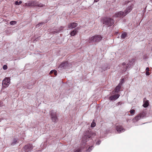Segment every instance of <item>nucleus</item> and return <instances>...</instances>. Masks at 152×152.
Returning a JSON list of instances; mask_svg holds the SVG:
<instances>
[{
    "instance_id": "nucleus-1",
    "label": "nucleus",
    "mask_w": 152,
    "mask_h": 152,
    "mask_svg": "<svg viewBox=\"0 0 152 152\" xmlns=\"http://www.w3.org/2000/svg\"><path fill=\"white\" fill-rule=\"evenodd\" d=\"M96 135V134L91 130L89 129L85 133L84 136L82 138V144L81 146V148H83L86 145V142L89 140V139L91 137H93Z\"/></svg>"
},
{
    "instance_id": "nucleus-2",
    "label": "nucleus",
    "mask_w": 152,
    "mask_h": 152,
    "mask_svg": "<svg viewBox=\"0 0 152 152\" xmlns=\"http://www.w3.org/2000/svg\"><path fill=\"white\" fill-rule=\"evenodd\" d=\"M103 37L101 35H95L89 38L88 42L89 43L94 42L98 43L100 42L102 39Z\"/></svg>"
},
{
    "instance_id": "nucleus-3",
    "label": "nucleus",
    "mask_w": 152,
    "mask_h": 152,
    "mask_svg": "<svg viewBox=\"0 0 152 152\" xmlns=\"http://www.w3.org/2000/svg\"><path fill=\"white\" fill-rule=\"evenodd\" d=\"M103 24L109 27L112 26L114 23V20L110 18L104 17L102 20Z\"/></svg>"
},
{
    "instance_id": "nucleus-4",
    "label": "nucleus",
    "mask_w": 152,
    "mask_h": 152,
    "mask_svg": "<svg viewBox=\"0 0 152 152\" xmlns=\"http://www.w3.org/2000/svg\"><path fill=\"white\" fill-rule=\"evenodd\" d=\"M50 114L52 122L55 123H56L58 120L56 112L52 110L50 112Z\"/></svg>"
},
{
    "instance_id": "nucleus-5",
    "label": "nucleus",
    "mask_w": 152,
    "mask_h": 152,
    "mask_svg": "<svg viewBox=\"0 0 152 152\" xmlns=\"http://www.w3.org/2000/svg\"><path fill=\"white\" fill-rule=\"evenodd\" d=\"M10 79L9 78H5L2 81V89H4L5 88L8 87L9 84H10Z\"/></svg>"
},
{
    "instance_id": "nucleus-6",
    "label": "nucleus",
    "mask_w": 152,
    "mask_h": 152,
    "mask_svg": "<svg viewBox=\"0 0 152 152\" xmlns=\"http://www.w3.org/2000/svg\"><path fill=\"white\" fill-rule=\"evenodd\" d=\"M33 148V147L32 144H27L24 147V150L26 152H28L31 151Z\"/></svg>"
},
{
    "instance_id": "nucleus-7",
    "label": "nucleus",
    "mask_w": 152,
    "mask_h": 152,
    "mask_svg": "<svg viewBox=\"0 0 152 152\" xmlns=\"http://www.w3.org/2000/svg\"><path fill=\"white\" fill-rule=\"evenodd\" d=\"M123 16H125L124 13V12L121 11L119 12H116L114 15H113V17L116 18H121Z\"/></svg>"
},
{
    "instance_id": "nucleus-8",
    "label": "nucleus",
    "mask_w": 152,
    "mask_h": 152,
    "mask_svg": "<svg viewBox=\"0 0 152 152\" xmlns=\"http://www.w3.org/2000/svg\"><path fill=\"white\" fill-rule=\"evenodd\" d=\"M134 59H132V60H130L128 64H127L126 66V67H125L124 68V69L123 71L124 72H125L126 71V70L127 69L130 68L131 67V65H132L133 64V63L134 62Z\"/></svg>"
},
{
    "instance_id": "nucleus-9",
    "label": "nucleus",
    "mask_w": 152,
    "mask_h": 152,
    "mask_svg": "<svg viewBox=\"0 0 152 152\" xmlns=\"http://www.w3.org/2000/svg\"><path fill=\"white\" fill-rule=\"evenodd\" d=\"M133 6V5L132 4L130 5L127 8H126V9L125 10L124 12L125 15H126L131 11L132 9Z\"/></svg>"
},
{
    "instance_id": "nucleus-10",
    "label": "nucleus",
    "mask_w": 152,
    "mask_h": 152,
    "mask_svg": "<svg viewBox=\"0 0 152 152\" xmlns=\"http://www.w3.org/2000/svg\"><path fill=\"white\" fill-rule=\"evenodd\" d=\"M116 129L118 133L124 132L125 129L121 126H118L116 127Z\"/></svg>"
},
{
    "instance_id": "nucleus-11",
    "label": "nucleus",
    "mask_w": 152,
    "mask_h": 152,
    "mask_svg": "<svg viewBox=\"0 0 152 152\" xmlns=\"http://www.w3.org/2000/svg\"><path fill=\"white\" fill-rule=\"evenodd\" d=\"M67 62H64L59 65L58 68L60 69L62 68H65L67 66Z\"/></svg>"
},
{
    "instance_id": "nucleus-12",
    "label": "nucleus",
    "mask_w": 152,
    "mask_h": 152,
    "mask_svg": "<svg viewBox=\"0 0 152 152\" xmlns=\"http://www.w3.org/2000/svg\"><path fill=\"white\" fill-rule=\"evenodd\" d=\"M119 96L120 95L118 94L111 96H110L109 99L110 100H115L118 99Z\"/></svg>"
},
{
    "instance_id": "nucleus-13",
    "label": "nucleus",
    "mask_w": 152,
    "mask_h": 152,
    "mask_svg": "<svg viewBox=\"0 0 152 152\" xmlns=\"http://www.w3.org/2000/svg\"><path fill=\"white\" fill-rule=\"evenodd\" d=\"M77 25V23H73L69 24L68 28H72L76 27Z\"/></svg>"
},
{
    "instance_id": "nucleus-14",
    "label": "nucleus",
    "mask_w": 152,
    "mask_h": 152,
    "mask_svg": "<svg viewBox=\"0 0 152 152\" xmlns=\"http://www.w3.org/2000/svg\"><path fill=\"white\" fill-rule=\"evenodd\" d=\"M35 7H41L45 6V4H42L41 3L38 2H35Z\"/></svg>"
},
{
    "instance_id": "nucleus-15",
    "label": "nucleus",
    "mask_w": 152,
    "mask_h": 152,
    "mask_svg": "<svg viewBox=\"0 0 152 152\" xmlns=\"http://www.w3.org/2000/svg\"><path fill=\"white\" fill-rule=\"evenodd\" d=\"M35 1L29 2L27 3V5L28 7H35Z\"/></svg>"
},
{
    "instance_id": "nucleus-16",
    "label": "nucleus",
    "mask_w": 152,
    "mask_h": 152,
    "mask_svg": "<svg viewBox=\"0 0 152 152\" xmlns=\"http://www.w3.org/2000/svg\"><path fill=\"white\" fill-rule=\"evenodd\" d=\"M77 32V28H76L71 32L70 34L72 36H74L76 34Z\"/></svg>"
},
{
    "instance_id": "nucleus-17",
    "label": "nucleus",
    "mask_w": 152,
    "mask_h": 152,
    "mask_svg": "<svg viewBox=\"0 0 152 152\" xmlns=\"http://www.w3.org/2000/svg\"><path fill=\"white\" fill-rule=\"evenodd\" d=\"M127 34L126 32L123 33L121 35V37L122 39H124L127 37Z\"/></svg>"
},
{
    "instance_id": "nucleus-18",
    "label": "nucleus",
    "mask_w": 152,
    "mask_h": 152,
    "mask_svg": "<svg viewBox=\"0 0 152 152\" xmlns=\"http://www.w3.org/2000/svg\"><path fill=\"white\" fill-rule=\"evenodd\" d=\"M121 86L118 85L115 89V91L116 92H118L120 91V89L121 88Z\"/></svg>"
},
{
    "instance_id": "nucleus-19",
    "label": "nucleus",
    "mask_w": 152,
    "mask_h": 152,
    "mask_svg": "<svg viewBox=\"0 0 152 152\" xmlns=\"http://www.w3.org/2000/svg\"><path fill=\"white\" fill-rule=\"evenodd\" d=\"M17 140L15 138H14L13 139L12 142L11 143V145H14L16 144L17 143Z\"/></svg>"
},
{
    "instance_id": "nucleus-20",
    "label": "nucleus",
    "mask_w": 152,
    "mask_h": 152,
    "mask_svg": "<svg viewBox=\"0 0 152 152\" xmlns=\"http://www.w3.org/2000/svg\"><path fill=\"white\" fill-rule=\"evenodd\" d=\"M146 113L145 111H142L141 112L139 115H140L141 116L142 118L145 117L146 115Z\"/></svg>"
},
{
    "instance_id": "nucleus-21",
    "label": "nucleus",
    "mask_w": 152,
    "mask_h": 152,
    "mask_svg": "<svg viewBox=\"0 0 152 152\" xmlns=\"http://www.w3.org/2000/svg\"><path fill=\"white\" fill-rule=\"evenodd\" d=\"M148 105H149L148 101V100H147L144 102V103L143 104V106L144 107H148Z\"/></svg>"
},
{
    "instance_id": "nucleus-22",
    "label": "nucleus",
    "mask_w": 152,
    "mask_h": 152,
    "mask_svg": "<svg viewBox=\"0 0 152 152\" xmlns=\"http://www.w3.org/2000/svg\"><path fill=\"white\" fill-rule=\"evenodd\" d=\"M63 28V27L61 26V28H60L58 30H56L55 31H53L52 32V33L53 34H55V33H58L59 31H61L62 29Z\"/></svg>"
},
{
    "instance_id": "nucleus-23",
    "label": "nucleus",
    "mask_w": 152,
    "mask_h": 152,
    "mask_svg": "<svg viewBox=\"0 0 152 152\" xmlns=\"http://www.w3.org/2000/svg\"><path fill=\"white\" fill-rule=\"evenodd\" d=\"M141 118H142L140 115L139 114L137 116L135 117V119L137 121H138V120L140 119Z\"/></svg>"
},
{
    "instance_id": "nucleus-24",
    "label": "nucleus",
    "mask_w": 152,
    "mask_h": 152,
    "mask_svg": "<svg viewBox=\"0 0 152 152\" xmlns=\"http://www.w3.org/2000/svg\"><path fill=\"white\" fill-rule=\"evenodd\" d=\"M53 73L55 75H57V71L56 70H51L50 72V74H52V73Z\"/></svg>"
},
{
    "instance_id": "nucleus-25",
    "label": "nucleus",
    "mask_w": 152,
    "mask_h": 152,
    "mask_svg": "<svg viewBox=\"0 0 152 152\" xmlns=\"http://www.w3.org/2000/svg\"><path fill=\"white\" fill-rule=\"evenodd\" d=\"M93 148V147L92 146H91L90 147H89L86 150V151H85V152H90L92 150V148Z\"/></svg>"
},
{
    "instance_id": "nucleus-26",
    "label": "nucleus",
    "mask_w": 152,
    "mask_h": 152,
    "mask_svg": "<svg viewBox=\"0 0 152 152\" xmlns=\"http://www.w3.org/2000/svg\"><path fill=\"white\" fill-rule=\"evenodd\" d=\"M124 78H123L122 79L121 81H120V83H119V86H122V84L124 83Z\"/></svg>"
},
{
    "instance_id": "nucleus-27",
    "label": "nucleus",
    "mask_w": 152,
    "mask_h": 152,
    "mask_svg": "<svg viewBox=\"0 0 152 152\" xmlns=\"http://www.w3.org/2000/svg\"><path fill=\"white\" fill-rule=\"evenodd\" d=\"M84 147L83 148H80V149L79 148H78L77 149H75L74 150V152H81V150L82 149H83Z\"/></svg>"
},
{
    "instance_id": "nucleus-28",
    "label": "nucleus",
    "mask_w": 152,
    "mask_h": 152,
    "mask_svg": "<svg viewBox=\"0 0 152 152\" xmlns=\"http://www.w3.org/2000/svg\"><path fill=\"white\" fill-rule=\"evenodd\" d=\"M22 3V1H20L19 2H18V1H16L15 2V4L16 5H19Z\"/></svg>"
},
{
    "instance_id": "nucleus-29",
    "label": "nucleus",
    "mask_w": 152,
    "mask_h": 152,
    "mask_svg": "<svg viewBox=\"0 0 152 152\" xmlns=\"http://www.w3.org/2000/svg\"><path fill=\"white\" fill-rule=\"evenodd\" d=\"M16 23V22L15 21H12L10 23V24L11 25H13Z\"/></svg>"
},
{
    "instance_id": "nucleus-30",
    "label": "nucleus",
    "mask_w": 152,
    "mask_h": 152,
    "mask_svg": "<svg viewBox=\"0 0 152 152\" xmlns=\"http://www.w3.org/2000/svg\"><path fill=\"white\" fill-rule=\"evenodd\" d=\"M130 112V113L132 114V115H133L134 114V112H135V110H131L130 111H129Z\"/></svg>"
},
{
    "instance_id": "nucleus-31",
    "label": "nucleus",
    "mask_w": 152,
    "mask_h": 152,
    "mask_svg": "<svg viewBox=\"0 0 152 152\" xmlns=\"http://www.w3.org/2000/svg\"><path fill=\"white\" fill-rule=\"evenodd\" d=\"M96 124L94 122H92L91 124V127H94L96 126Z\"/></svg>"
},
{
    "instance_id": "nucleus-32",
    "label": "nucleus",
    "mask_w": 152,
    "mask_h": 152,
    "mask_svg": "<svg viewBox=\"0 0 152 152\" xmlns=\"http://www.w3.org/2000/svg\"><path fill=\"white\" fill-rule=\"evenodd\" d=\"M3 68L4 70H6L7 68V66L6 65H4L3 66Z\"/></svg>"
},
{
    "instance_id": "nucleus-33",
    "label": "nucleus",
    "mask_w": 152,
    "mask_h": 152,
    "mask_svg": "<svg viewBox=\"0 0 152 152\" xmlns=\"http://www.w3.org/2000/svg\"><path fill=\"white\" fill-rule=\"evenodd\" d=\"M43 23H40L39 24H37L36 26V27L37 28L39 27L41 25H42Z\"/></svg>"
},
{
    "instance_id": "nucleus-34",
    "label": "nucleus",
    "mask_w": 152,
    "mask_h": 152,
    "mask_svg": "<svg viewBox=\"0 0 152 152\" xmlns=\"http://www.w3.org/2000/svg\"><path fill=\"white\" fill-rule=\"evenodd\" d=\"M101 142V141L100 140L98 141L96 143V144L97 145H99L100 143Z\"/></svg>"
},
{
    "instance_id": "nucleus-35",
    "label": "nucleus",
    "mask_w": 152,
    "mask_h": 152,
    "mask_svg": "<svg viewBox=\"0 0 152 152\" xmlns=\"http://www.w3.org/2000/svg\"><path fill=\"white\" fill-rule=\"evenodd\" d=\"M121 103L120 102H119L116 104V105L117 106H118L119 105H121Z\"/></svg>"
},
{
    "instance_id": "nucleus-36",
    "label": "nucleus",
    "mask_w": 152,
    "mask_h": 152,
    "mask_svg": "<svg viewBox=\"0 0 152 152\" xmlns=\"http://www.w3.org/2000/svg\"><path fill=\"white\" fill-rule=\"evenodd\" d=\"M146 75H150V73L148 72H146Z\"/></svg>"
},
{
    "instance_id": "nucleus-37",
    "label": "nucleus",
    "mask_w": 152,
    "mask_h": 152,
    "mask_svg": "<svg viewBox=\"0 0 152 152\" xmlns=\"http://www.w3.org/2000/svg\"><path fill=\"white\" fill-rule=\"evenodd\" d=\"M146 72H148L149 71V69L148 67H147L146 69Z\"/></svg>"
},
{
    "instance_id": "nucleus-38",
    "label": "nucleus",
    "mask_w": 152,
    "mask_h": 152,
    "mask_svg": "<svg viewBox=\"0 0 152 152\" xmlns=\"http://www.w3.org/2000/svg\"><path fill=\"white\" fill-rule=\"evenodd\" d=\"M126 65V63L124 62L122 64V65L123 66H125Z\"/></svg>"
},
{
    "instance_id": "nucleus-39",
    "label": "nucleus",
    "mask_w": 152,
    "mask_h": 152,
    "mask_svg": "<svg viewBox=\"0 0 152 152\" xmlns=\"http://www.w3.org/2000/svg\"><path fill=\"white\" fill-rule=\"evenodd\" d=\"M23 6H27L28 7L27 3H25V4H24Z\"/></svg>"
},
{
    "instance_id": "nucleus-40",
    "label": "nucleus",
    "mask_w": 152,
    "mask_h": 152,
    "mask_svg": "<svg viewBox=\"0 0 152 152\" xmlns=\"http://www.w3.org/2000/svg\"><path fill=\"white\" fill-rule=\"evenodd\" d=\"M130 2L129 1H126L125 2V4H128V3H129Z\"/></svg>"
},
{
    "instance_id": "nucleus-41",
    "label": "nucleus",
    "mask_w": 152,
    "mask_h": 152,
    "mask_svg": "<svg viewBox=\"0 0 152 152\" xmlns=\"http://www.w3.org/2000/svg\"><path fill=\"white\" fill-rule=\"evenodd\" d=\"M3 104V102H0V106H1Z\"/></svg>"
},
{
    "instance_id": "nucleus-42",
    "label": "nucleus",
    "mask_w": 152,
    "mask_h": 152,
    "mask_svg": "<svg viewBox=\"0 0 152 152\" xmlns=\"http://www.w3.org/2000/svg\"><path fill=\"white\" fill-rule=\"evenodd\" d=\"M99 1V0H94V1L95 2H97Z\"/></svg>"
}]
</instances>
